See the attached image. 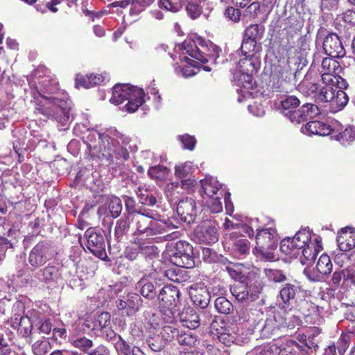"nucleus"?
<instances>
[{
	"mask_svg": "<svg viewBox=\"0 0 355 355\" xmlns=\"http://www.w3.org/2000/svg\"><path fill=\"white\" fill-rule=\"evenodd\" d=\"M57 89L58 81L55 78L46 76L39 80L36 90L44 100L40 101L42 107L40 110L43 114L55 119L65 126L70 120V107L68 102L56 96L46 95L53 94Z\"/></svg>",
	"mask_w": 355,
	"mask_h": 355,
	"instance_id": "obj_1",
	"label": "nucleus"
},
{
	"mask_svg": "<svg viewBox=\"0 0 355 355\" xmlns=\"http://www.w3.org/2000/svg\"><path fill=\"white\" fill-rule=\"evenodd\" d=\"M98 137L101 142L100 152L107 160L113 162L114 159L127 160L129 158L126 146L131 139L128 136L111 128L103 133H98Z\"/></svg>",
	"mask_w": 355,
	"mask_h": 355,
	"instance_id": "obj_2",
	"label": "nucleus"
},
{
	"mask_svg": "<svg viewBox=\"0 0 355 355\" xmlns=\"http://www.w3.org/2000/svg\"><path fill=\"white\" fill-rule=\"evenodd\" d=\"M181 49L202 64V69L211 71L212 65H215L219 58L220 49L210 41L198 37L195 40L188 39L181 44Z\"/></svg>",
	"mask_w": 355,
	"mask_h": 355,
	"instance_id": "obj_3",
	"label": "nucleus"
},
{
	"mask_svg": "<svg viewBox=\"0 0 355 355\" xmlns=\"http://www.w3.org/2000/svg\"><path fill=\"white\" fill-rule=\"evenodd\" d=\"M300 71L288 63L277 65L271 72L268 87L272 92H288L296 87Z\"/></svg>",
	"mask_w": 355,
	"mask_h": 355,
	"instance_id": "obj_4",
	"label": "nucleus"
},
{
	"mask_svg": "<svg viewBox=\"0 0 355 355\" xmlns=\"http://www.w3.org/2000/svg\"><path fill=\"white\" fill-rule=\"evenodd\" d=\"M144 95L145 93L141 88L117 84L113 87L112 96L110 101L119 105L127 100L126 110L129 112H135L144 103Z\"/></svg>",
	"mask_w": 355,
	"mask_h": 355,
	"instance_id": "obj_5",
	"label": "nucleus"
},
{
	"mask_svg": "<svg viewBox=\"0 0 355 355\" xmlns=\"http://www.w3.org/2000/svg\"><path fill=\"white\" fill-rule=\"evenodd\" d=\"M180 291L174 286H164L158 294L159 307L168 319L175 318V307L179 303Z\"/></svg>",
	"mask_w": 355,
	"mask_h": 355,
	"instance_id": "obj_6",
	"label": "nucleus"
},
{
	"mask_svg": "<svg viewBox=\"0 0 355 355\" xmlns=\"http://www.w3.org/2000/svg\"><path fill=\"white\" fill-rule=\"evenodd\" d=\"M171 261L180 268H192L195 266L193 247L184 241H178L170 254Z\"/></svg>",
	"mask_w": 355,
	"mask_h": 355,
	"instance_id": "obj_7",
	"label": "nucleus"
},
{
	"mask_svg": "<svg viewBox=\"0 0 355 355\" xmlns=\"http://www.w3.org/2000/svg\"><path fill=\"white\" fill-rule=\"evenodd\" d=\"M87 249L96 257L102 260L107 258L104 236L94 228H89L85 233Z\"/></svg>",
	"mask_w": 355,
	"mask_h": 355,
	"instance_id": "obj_8",
	"label": "nucleus"
},
{
	"mask_svg": "<svg viewBox=\"0 0 355 355\" xmlns=\"http://www.w3.org/2000/svg\"><path fill=\"white\" fill-rule=\"evenodd\" d=\"M194 237L201 244L211 245L218 241V230L214 221L205 220L196 229Z\"/></svg>",
	"mask_w": 355,
	"mask_h": 355,
	"instance_id": "obj_9",
	"label": "nucleus"
},
{
	"mask_svg": "<svg viewBox=\"0 0 355 355\" xmlns=\"http://www.w3.org/2000/svg\"><path fill=\"white\" fill-rule=\"evenodd\" d=\"M332 268L333 264L330 257L326 254H322L318 260L315 268H305L304 274L310 281L318 282L322 281L324 275L330 274Z\"/></svg>",
	"mask_w": 355,
	"mask_h": 355,
	"instance_id": "obj_10",
	"label": "nucleus"
},
{
	"mask_svg": "<svg viewBox=\"0 0 355 355\" xmlns=\"http://www.w3.org/2000/svg\"><path fill=\"white\" fill-rule=\"evenodd\" d=\"M143 300L137 293H130L121 295L116 301V306L119 310H124L128 315H135L142 305Z\"/></svg>",
	"mask_w": 355,
	"mask_h": 355,
	"instance_id": "obj_11",
	"label": "nucleus"
},
{
	"mask_svg": "<svg viewBox=\"0 0 355 355\" xmlns=\"http://www.w3.org/2000/svg\"><path fill=\"white\" fill-rule=\"evenodd\" d=\"M323 49L327 55L334 58H343L346 51L344 46L336 33H330L325 37L323 42Z\"/></svg>",
	"mask_w": 355,
	"mask_h": 355,
	"instance_id": "obj_12",
	"label": "nucleus"
},
{
	"mask_svg": "<svg viewBox=\"0 0 355 355\" xmlns=\"http://www.w3.org/2000/svg\"><path fill=\"white\" fill-rule=\"evenodd\" d=\"M50 245L46 242L38 243L31 251L28 257L30 265L35 268L43 266L49 259Z\"/></svg>",
	"mask_w": 355,
	"mask_h": 355,
	"instance_id": "obj_13",
	"label": "nucleus"
},
{
	"mask_svg": "<svg viewBox=\"0 0 355 355\" xmlns=\"http://www.w3.org/2000/svg\"><path fill=\"white\" fill-rule=\"evenodd\" d=\"M177 213L184 222H194L197 214L196 201L191 198L181 200L177 205Z\"/></svg>",
	"mask_w": 355,
	"mask_h": 355,
	"instance_id": "obj_14",
	"label": "nucleus"
},
{
	"mask_svg": "<svg viewBox=\"0 0 355 355\" xmlns=\"http://www.w3.org/2000/svg\"><path fill=\"white\" fill-rule=\"evenodd\" d=\"M331 284L336 287L355 285V271L352 268H345L335 270L333 272Z\"/></svg>",
	"mask_w": 355,
	"mask_h": 355,
	"instance_id": "obj_15",
	"label": "nucleus"
},
{
	"mask_svg": "<svg viewBox=\"0 0 355 355\" xmlns=\"http://www.w3.org/2000/svg\"><path fill=\"white\" fill-rule=\"evenodd\" d=\"M322 249L321 239L318 236L313 239V241L300 250V261L303 265L310 266L313 263L318 252Z\"/></svg>",
	"mask_w": 355,
	"mask_h": 355,
	"instance_id": "obj_16",
	"label": "nucleus"
},
{
	"mask_svg": "<svg viewBox=\"0 0 355 355\" xmlns=\"http://www.w3.org/2000/svg\"><path fill=\"white\" fill-rule=\"evenodd\" d=\"M276 234V230L271 227L259 230L256 236V248L261 251L272 248L277 241Z\"/></svg>",
	"mask_w": 355,
	"mask_h": 355,
	"instance_id": "obj_17",
	"label": "nucleus"
},
{
	"mask_svg": "<svg viewBox=\"0 0 355 355\" xmlns=\"http://www.w3.org/2000/svg\"><path fill=\"white\" fill-rule=\"evenodd\" d=\"M202 189L204 194L202 198H211L213 196H223L225 190L219 184L216 178L214 177L205 178L200 181Z\"/></svg>",
	"mask_w": 355,
	"mask_h": 355,
	"instance_id": "obj_18",
	"label": "nucleus"
},
{
	"mask_svg": "<svg viewBox=\"0 0 355 355\" xmlns=\"http://www.w3.org/2000/svg\"><path fill=\"white\" fill-rule=\"evenodd\" d=\"M154 252L152 245H146L142 241L135 240L133 245L128 246L124 250V257L130 261L136 260L139 254L147 255Z\"/></svg>",
	"mask_w": 355,
	"mask_h": 355,
	"instance_id": "obj_19",
	"label": "nucleus"
},
{
	"mask_svg": "<svg viewBox=\"0 0 355 355\" xmlns=\"http://www.w3.org/2000/svg\"><path fill=\"white\" fill-rule=\"evenodd\" d=\"M226 244H229L228 249H231L232 254L238 259L245 257L250 252V242L246 239L230 237Z\"/></svg>",
	"mask_w": 355,
	"mask_h": 355,
	"instance_id": "obj_20",
	"label": "nucleus"
},
{
	"mask_svg": "<svg viewBox=\"0 0 355 355\" xmlns=\"http://www.w3.org/2000/svg\"><path fill=\"white\" fill-rule=\"evenodd\" d=\"M299 287L294 284L287 283L283 285L277 297L279 306L282 308L288 307L295 299Z\"/></svg>",
	"mask_w": 355,
	"mask_h": 355,
	"instance_id": "obj_21",
	"label": "nucleus"
},
{
	"mask_svg": "<svg viewBox=\"0 0 355 355\" xmlns=\"http://www.w3.org/2000/svg\"><path fill=\"white\" fill-rule=\"evenodd\" d=\"M337 243L341 251L351 250L355 247V232L348 227L342 229L338 233Z\"/></svg>",
	"mask_w": 355,
	"mask_h": 355,
	"instance_id": "obj_22",
	"label": "nucleus"
},
{
	"mask_svg": "<svg viewBox=\"0 0 355 355\" xmlns=\"http://www.w3.org/2000/svg\"><path fill=\"white\" fill-rule=\"evenodd\" d=\"M178 316L182 326L189 329H195L200 325L199 315L191 307L184 308L181 313L178 314Z\"/></svg>",
	"mask_w": 355,
	"mask_h": 355,
	"instance_id": "obj_23",
	"label": "nucleus"
},
{
	"mask_svg": "<svg viewBox=\"0 0 355 355\" xmlns=\"http://www.w3.org/2000/svg\"><path fill=\"white\" fill-rule=\"evenodd\" d=\"M302 130L308 135L327 136L331 134L332 129L330 125L320 121H311L308 122Z\"/></svg>",
	"mask_w": 355,
	"mask_h": 355,
	"instance_id": "obj_24",
	"label": "nucleus"
},
{
	"mask_svg": "<svg viewBox=\"0 0 355 355\" xmlns=\"http://www.w3.org/2000/svg\"><path fill=\"white\" fill-rule=\"evenodd\" d=\"M191 299L195 306L201 309L206 308L210 301V295L206 288H192L190 291Z\"/></svg>",
	"mask_w": 355,
	"mask_h": 355,
	"instance_id": "obj_25",
	"label": "nucleus"
},
{
	"mask_svg": "<svg viewBox=\"0 0 355 355\" xmlns=\"http://www.w3.org/2000/svg\"><path fill=\"white\" fill-rule=\"evenodd\" d=\"M220 262L225 266V270L230 277L240 282L245 279V275L243 271V265L241 263H234L228 261L226 258L221 257Z\"/></svg>",
	"mask_w": 355,
	"mask_h": 355,
	"instance_id": "obj_26",
	"label": "nucleus"
},
{
	"mask_svg": "<svg viewBox=\"0 0 355 355\" xmlns=\"http://www.w3.org/2000/svg\"><path fill=\"white\" fill-rule=\"evenodd\" d=\"M238 64L240 71H247L253 73L260 67L259 55H243V58L239 60Z\"/></svg>",
	"mask_w": 355,
	"mask_h": 355,
	"instance_id": "obj_27",
	"label": "nucleus"
},
{
	"mask_svg": "<svg viewBox=\"0 0 355 355\" xmlns=\"http://www.w3.org/2000/svg\"><path fill=\"white\" fill-rule=\"evenodd\" d=\"M175 175L182 179L181 186L184 189H187L189 184H193L194 180L189 178V175L192 173V166L190 163H184L179 166H176L175 168Z\"/></svg>",
	"mask_w": 355,
	"mask_h": 355,
	"instance_id": "obj_28",
	"label": "nucleus"
},
{
	"mask_svg": "<svg viewBox=\"0 0 355 355\" xmlns=\"http://www.w3.org/2000/svg\"><path fill=\"white\" fill-rule=\"evenodd\" d=\"M135 289L146 299L153 300L156 296L155 286L148 279L142 278L138 281Z\"/></svg>",
	"mask_w": 355,
	"mask_h": 355,
	"instance_id": "obj_29",
	"label": "nucleus"
},
{
	"mask_svg": "<svg viewBox=\"0 0 355 355\" xmlns=\"http://www.w3.org/2000/svg\"><path fill=\"white\" fill-rule=\"evenodd\" d=\"M230 291L239 302H252L257 298V295L252 293L250 295L248 288L241 283L232 286Z\"/></svg>",
	"mask_w": 355,
	"mask_h": 355,
	"instance_id": "obj_30",
	"label": "nucleus"
},
{
	"mask_svg": "<svg viewBox=\"0 0 355 355\" xmlns=\"http://www.w3.org/2000/svg\"><path fill=\"white\" fill-rule=\"evenodd\" d=\"M166 319L171 321L161 322V327L158 332L159 334L167 342L168 340H171L174 338L176 339L180 329L176 328L175 324L172 323V319H168V317L164 318V320Z\"/></svg>",
	"mask_w": 355,
	"mask_h": 355,
	"instance_id": "obj_31",
	"label": "nucleus"
},
{
	"mask_svg": "<svg viewBox=\"0 0 355 355\" xmlns=\"http://www.w3.org/2000/svg\"><path fill=\"white\" fill-rule=\"evenodd\" d=\"M175 228V227L171 222L159 220L155 218L152 220L148 235L153 236L156 234L167 233Z\"/></svg>",
	"mask_w": 355,
	"mask_h": 355,
	"instance_id": "obj_32",
	"label": "nucleus"
},
{
	"mask_svg": "<svg viewBox=\"0 0 355 355\" xmlns=\"http://www.w3.org/2000/svg\"><path fill=\"white\" fill-rule=\"evenodd\" d=\"M64 268H58L56 266H49L45 267L42 270V276L44 280L46 283L56 282L58 283L62 279V272Z\"/></svg>",
	"mask_w": 355,
	"mask_h": 355,
	"instance_id": "obj_33",
	"label": "nucleus"
},
{
	"mask_svg": "<svg viewBox=\"0 0 355 355\" xmlns=\"http://www.w3.org/2000/svg\"><path fill=\"white\" fill-rule=\"evenodd\" d=\"M280 322L277 321L276 314H270L266 318L265 324L263 326L261 334L263 337L268 338L275 334L279 329Z\"/></svg>",
	"mask_w": 355,
	"mask_h": 355,
	"instance_id": "obj_34",
	"label": "nucleus"
},
{
	"mask_svg": "<svg viewBox=\"0 0 355 355\" xmlns=\"http://www.w3.org/2000/svg\"><path fill=\"white\" fill-rule=\"evenodd\" d=\"M300 251L309 244V242L313 241L309 229L304 228L298 231L295 235L291 238Z\"/></svg>",
	"mask_w": 355,
	"mask_h": 355,
	"instance_id": "obj_35",
	"label": "nucleus"
},
{
	"mask_svg": "<svg viewBox=\"0 0 355 355\" xmlns=\"http://www.w3.org/2000/svg\"><path fill=\"white\" fill-rule=\"evenodd\" d=\"M278 345L277 343H268L256 346L247 355H279Z\"/></svg>",
	"mask_w": 355,
	"mask_h": 355,
	"instance_id": "obj_36",
	"label": "nucleus"
},
{
	"mask_svg": "<svg viewBox=\"0 0 355 355\" xmlns=\"http://www.w3.org/2000/svg\"><path fill=\"white\" fill-rule=\"evenodd\" d=\"M349 98L344 90L338 89L334 98L329 105L331 112H337L341 110L348 103Z\"/></svg>",
	"mask_w": 355,
	"mask_h": 355,
	"instance_id": "obj_37",
	"label": "nucleus"
},
{
	"mask_svg": "<svg viewBox=\"0 0 355 355\" xmlns=\"http://www.w3.org/2000/svg\"><path fill=\"white\" fill-rule=\"evenodd\" d=\"M263 273L270 282L283 283L287 279L286 272L278 268L267 267L264 268Z\"/></svg>",
	"mask_w": 355,
	"mask_h": 355,
	"instance_id": "obj_38",
	"label": "nucleus"
},
{
	"mask_svg": "<svg viewBox=\"0 0 355 355\" xmlns=\"http://www.w3.org/2000/svg\"><path fill=\"white\" fill-rule=\"evenodd\" d=\"M130 226L128 216H124L116 222L114 237L117 241H121L128 233Z\"/></svg>",
	"mask_w": 355,
	"mask_h": 355,
	"instance_id": "obj_39",
	"label": "nucleus"
},
{
	"mask_svg": "<svg viewBox=\"0 0 355 355\" xmlns=\"http://www.w3.org/2000/svg\"><path fill=\"white\" fill-rule=\"evenodd\" d=\"M131 220L135 223L136 232L139 234H148V230L150 227L152 220L144 215L135 214L131 217Z\"/></svg>",
	"mask_w": 355,
	"mask_h": 355,
	"instance_id": "obj_40",
	"label": "nucleus"
},
{
	"mask_svg": "<svg viewBox=\"0 0 355 355\" xmlns=\"http://www.w3.org/2000/svg\"><path fill=\"white\" fill-rule=\"evenodd\" d=\"M15 324L18 326L17 331L23 337L27 338L31 336L33 330V324L28 316H22L19 320L17 318H15L12 327Z\"/></svg>",
	"mask_w": 355,
	"mask_h": 355,
	"instance_id": "obj_41",
	"label": "nucleus"
},
{
	"mask_svg": "<svg viewBox=\"0 0 355 355\" xmlns=\"http://www.w3.org/2000/svg\"><path fill=\"white\" fill-rule=\"evenodd\" d=\"M265 28L263 25L252 24L246 27L244 31V38L259 41L262 39Z\"/></svg>",
	"mask_w": 355,
	"mask_h": 355,
	"instance_id": "obj_42",
	"label": "nucleus"
},
{
	"mask_svg": "<svg viewBox=\"0 0 355 355\" xmlns=\"http://www.w3.org/2000/svg\"><path fill=\"white\" fill-rule=\"evenodd\" d=\"M51 349V345L48 338H42L36 340L31 345V350L34 355H46Z\"/></svg>",
	"mask_w": 355,
	"mask_h": 355,
	"instance_id": "obj_43",
	"label": "nucleus"
},
{
	"mask_svg": "<svg viewBox=\"0 0 355 355\" xmlns=\"http://www.w3.org/2000/svg\"><path fill=\"white\" fill-rule=\"evenodd\" d=\"M197 340V335L191 329L187 331L182 329L180 330L176 338L179 345L182 346H193L196 344Z\"/></svg>",
	"mask_w": 355,
	"mask_h": 355,
	"instance_id": "obj_44",
	"label": "nucleus"
},
{
	"mask_svg": "<svg viewBox=\"0 0 355 355\" xmlns=\"http://www.w3.org/2000/svg\"><path fill=\"white\" fill-rule=\"evenodd\" d=\"M241 50L243 55H259V53L261 51V46L260 44H257V41L243 38Z\"/></svg>",
	"mask_w": 355,
	"mask_h": 355,
	"instance_id": "obj_45",
	"label": "nucleus"
},
{
	"mask_svg": "<svg viewBox=\"0 0 355 355\" xmlns=\"http://www.w3.org/2000/svg\"><path fill=\"white\" fill-rule=\"evenodd\" d=\"M295 245L291 238L284 239L280 243V250L291 258L297 257L300 254V251Z\"/></svg>",
	"mask_w": 355,
	"mask_h": 355,
	"instance_id": "obj_46",
	"label": "nucleus"
},
{
	"mask_svg": "<svg viewBox=\"0 0 355 355\" xmlns=\"http://www.w3.org/2000/svg\"><path fill=\"white\" fill-rule=\"evenodd\" d=\"M205 6L198 0H189L186 6L187 13L191 19H196L202 14V8Z\"/></svg>",
	"mask_w": 355,
	"mask_h": 355,
	"instance_id": "obj_47",
	"label": "nucleus"
},
{
	"mask_svg": "<svg viewBox=\"0 0 355 355\" xmlns=\"http://www.w3.org/2000/svg\"><path fill=\"white\" fill-rule=\"evenodd\" d=\"M295 88L305 96H311L318 92L319 85L317 83L303 80L298 85L296 84V87Z\"/></svg>",
	"mask_w": 355,
	"mask_h": 355,
	"instance_id": "obj_48",
	"label": "nucleus"
},
{
	"mask_svg": "<svg viewBox=\"0 0 355 355\" xmlns=\"http://www.w3.org/2000/svg\"><path fill=\"white\" fill-rule=\"evenodd\" d=\"M334 57H327L322 59L321 63L320 72L336 73V70L340 67L339 62L335 60Z\"/></svg>",
	"mask_w": 355,
	"mask_h": 355,
	"instance_id": "obj_49",
	"label": "nucleus"
},
{
	"mask_svg": "<svg viewBox=\"0 0 355 355\" xmlns=\"http://www.w3.org/2000/svg\"><path fill=\"white\" fill-rule=\"evenodd\" d=\"M236 78L239 86L247 89L252 88L254 84L252 73L239 71V75Z\"/></svg>",
	"mask_w": 355,
	"mask_h": 355,
	"instance_id": "obj_50",
	"label": "nucleus"
},
{
	"mask_svg": "<svg viewBox=\"0 0 355 355\" xmlns=\"http://www.w3.org/2000/svg\"><path fill=\"white\" fill-rule=\"evenodd\" d=\"M149 347L153 352H161L166 346V341L159 334L147 340Z\"/></svg>",
	"mask_w": 355,
	"mask_h": 355,
	"instance_id": "obj_51",
	"label": "nucleus"
},
{
	"mask_svg": "<svg viewBox=\"0 0 355 355\" xmlns=\"http://www.w3.org/2000/svg\"><path fill=\"white\" fill-rule=\"evenodd\" d=\"M223 196H213L211 198H206L205 204L207 208L212 213H219L223 210V203L221 199Z\"/></svg>",
	"mask_w": 355,
	"mask_h": 355,
	"instance_id": "obj_52",
	"label": "nucleus"
},
{
	"mask_svg": "<svg viewBox=\"0 0 355 355\" xmlns=\"http://www.w3.org/2000/svg\"><path fill=\"white\" fill-rule=\"evenodd\" d=\"M214 306L218 313L223 314H229L232 309V303L225 297L216 298Z\"/></svg>",
	"mask_w": 355,
	"mask_h": 355,
	"instance_id": "obj_53",
	"label": "nucleus"
},
{
	"mask_svg": "<svg viewBox=\"0 0 355 355\" xmlns=\"http://www.w3.org/2000/svg\"><path fill=\"white\" fill-rule=\"evenodd\" d=\"M337 90L334 87L324 86L320 90L318 98L322 101L329 103L330 105Z\"/></svg>",
	"mask_w": 355,
	"mask_h": 355,
	"instance_id": "obj_54",
	"label": "nucleus"
},
{
	"mask_svg": "<svg viewBox=\"0 0 355 355\" xmlns=\"http://www.w3.org/2000/svg\"><path fill=\"white\" fill-rule=\"evenodd\" d=\"M302 112L305 121L313 119L320 114L319 107L312 103H306L302 106Z\"/></svg>",
	"mask_w": 355,
	"mask_h": 355,
	"instance_id": "obj_55",
	"label": "nucleus"
},
{
	"mask_svg": "<svg viewBox=\"0 0 355 355\" xmlns=\"http://www.w3.org/2000/svg\"><path fill=\"white\" fill-rule=\"evenodd\" d=\"M281 104L284 114V112L295 110V109L300 105V101L295 96H287L282 101Z\"/></svg>",
	"mask_w": 355,
	"mask_h": 355,
	"instance_id": "obj_56",
	"label": "nucleus"
},
{
	"mask_svg": "<svg viewBox=\"0 0 355 355\" xmlns=\"http://www.w3.org/2000/svg\"><path fill=\"white\" fill-rule=\"evenodd\" d=\"M110 323V314L108 312H103L98 315L94 321L93 329L102 330Z\"/></svg>",
	"mask_w": 355,
	"mask_h": 355,
	"instance_id": "obj_57",
	"label": "nucleus"
},
{
	"mask_svg": "<svg viewBox=\"0 0 355 355\" xmlns=\"http://www.w3.org/2000/svg\"><path fill=\"white\" fill-rule=\"evenodd\" d=\"M108 209L113 218H117L122 211V202L118 197H112L110 200Z\"/></svg>",
	"mask_w": 355,
	"mask_h": 355,
	"instance_id": "obj_58",
	"label": "nucleus"
},
{
	"mask_svg": "<svg viewBox=\"0 0 355 355\" xmlns=\"http://www.w3.org/2000/svg\"><path fill=\"white\" fill-rule=\"evenodd\" d=\"M71 344L73 345V347L80 349V350L87 354L89 353L90 349L93 346L92 340L85 337H81L73 340Z\"/></svg>",
	"mask_w": 355,
	"mask_h": 355,
	"instance_id": "obj_59",
	"label": "nucleus"
},
{
	"mask_svg": "<svg viewBox=\"0 0 355 355\" xmlns=\"http://www.w3.org/2000/svg\"><path fill=\"white\" fill-rule=\"evenodd\" d=\"M159 6L173 12H176L182 8V4L179 0H159Z\"/></svg>",
	"mask_w": 355,
	"mask_h": 355,
	"instance_id": "obj_60",
	"label": "nucleus"
},
{
	"mask_svg": "<svg viewBox=\"0 0 355 355\" xmlns=\"http://www.w3.org/2000/svg\"><path fill=\"white\" fill-rule=\"evenodd\" d=\"M167 172L166 167L158 165L150 167L148 171V174L153 179L162 180L166 177Z\"/></svg>",
	"mask_w": 355,
	"mask_h": 355,
	"instance_id": "obj_61",
	"label": "nucleus"
},
{
	"mask_svg": "<svg viewBox=\"0 0 355 355\" xmlns=\"http://www.w3.org/2000/svg\"><path fill=\"white\" fill-rule=\"evenodd\" d=\"M216 337L220 343L227 346L233 343L235 339L234 336L230 334L229 331L223 327H221L220 331H218Z\"/></svg>",
	"mask_w": 355,
	"mask_h": 355,
	"instance_id": "obj_62",
	"label": "nucleus"
},
{
	"mask_svg": "<svg viewBox=\"0 0 355 355\" xmlns=\"http://www.w3.org/2000/svg\"><path fill=\"white\" fill-rule=\"evenodd\" d=\"M260 10V3L258 1L251 3L243 11V17L254 19Z\"/></svg>",
	"mask_w": 355,
	"mask_h": 355,
	"instance_id": "obj_63",
	"label": "nucleus"
},
{
	"mask_svg": "<svg viewBox=\"0 0 355 355\" xmlns=\"http://www.w3.org/2000/svg\"><path fill=\"white\" fill-rule=\"evenodd\" d=\"M123 200L125 202V210L128 212V216L132 217V216L136 214L138 211L135 200L132 197L128 196H124Z\"/></svg>",
	"mask_w": 355,
	"mask_h": 355,
	"instance_id": "obj_64",
	"label": "nucleus"
}]
</instances>
